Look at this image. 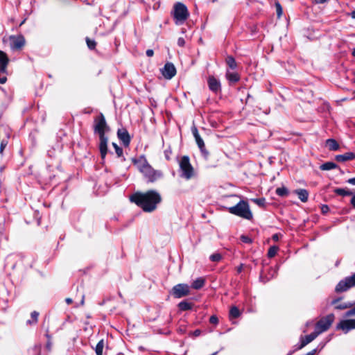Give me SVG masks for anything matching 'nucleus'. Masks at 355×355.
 I'll use <instances>...</instances> for the list:
<instances>
[{
  "mask_svg": "<svg viewBox=\"0 0 355 355\" xmlns=\"http://www.w3.org/2000/svg\"><path fill=\"white\" fill-rule=\"evenodd\" d=\"M130 201L135 202L145 212H152L156 209L162 201L161 195L155 190L145 193L137 192L130 196Z\"/></svg>",
  "mask_w": 355,
  "mask_h": 355,
  "instance_id": "nucleus-1",
  "label": "nucleus"
},
{
  "mask_svg": "<svg viewBox=\"0 0 355 355\" xmlns=\"http://www.w3.org/2000/svg\"><path fill=\"white\" fill-rule=\"evenodd\" d=\"M132 162L137 166V168L143 174L148 182H155L163 176L161 171L154 169L149 164L144 155H141L138 158H133Z\"/></svg>",
  "mask_w": 355,
  "mask_h": 355,
  "instance_id": "nucleus-2",
  "label": "nucleus"
},
{
  "mask_svg": "<svg viewBox=\"0 0 355 355\" xmlns=\"http://www.w3.org/2000/svg\"><path fill=\"white\" fill-rule=\"evenodd\" d=\"M226 209L229 213L244 219L251 220L253 218L249 204L245 200H241L236 205Z\"/></svg>",
  "mask_w": 355,
  "mask_h": 355,
  "instance_id": "nucleus-3",
  "label": "nucleus"
},
{
  "mask_svg": "<svg viewBox=\"0 0 355 355\" xmlns=\"http://www.w3.org/2000/svg\"><path fill=\"white\" fill-rule=\"evenodd\" d=\"M171 15L173 17L175 24L178 26L183 24L189 17V12L187 6L181 3L177 2L174 4Z\"/></svg>",
  "mask_w": 355,
  "mask_h": 355,
  "instance_id": "nucleus-4",
  "label": "nucleus"
},
{
  "mask_svg": "<svg viewBox=\"0 0 355 355\" xmlns=\"http://www.w3.org/2000/svg\"><path fill=\"white\" fill-rule=\"evenodd\" d=\"M181 171L180 176L186 180H190L194 176V169L190 163L189 157L187 155L182 157L179 162Z\"/></svg>",
  "mask_w": 355,
  "mask_h": 355,
  "instance_id": "nucleus-5",
  "label": "nucleus"
},
{
  "mask_svg": "<svg viewBox=\"0 0 355 355\" xmlns=\"http://www.w3.org/2000/svg\"><path fill=\"white\" fill-rule=\"evenodd\" d=\"M334 318L335 317L333 313H330L324 317H322L315 324V331H317L319 334L327 331L334 322Z\"/></svg>",
  "mask_w": 355,
  "mask_h": 355,
  "instance_id": "nucleus-6",
  "label": "nucleus"
},
{
  "mask_svg": "<svg viewBox=\"0 0 355 355\" xmlns=\"http://www.w3.org/2000/svg\"><path fill=\"white\" fill-rule=\"evenodd\" d=\"M109 128L107 125L105 119L103 114L95 118L94 124V131L97 133L98 136H105V131L108 130Z\"/></svg>",
  "mask_w": 355,
  "mask_h": 355,
  "instance_id": "nucleus-7",
  "label": "nucleus"
},
{
  "mask_svg": "<svg viewBox=\"0 0 355 355\" xmlns=\"http://www.w3.org/2000/svg\"><path fill=\"white\" fill-rule=\"evenodd\" d=\"M355 286V273L351 276L345 277L342 279L336 285L335 291L336 293H341L347 291L352 287Z\"/></svg>",
  "mask_w": 355,
  "mask_h": 355,
  "instance_id": "nucleus-8",
  "label": "nucleus"
},
{
  "mask_svg": "<svg viewBox=\"0 0 355 355\" xmlns=\"http://www.w3.org/2000/svg\"><path fill=\"white\" fill-rule=\"evenodd\" d=\"M191 131H192V134L195 138L196 142L201 152L202 155L203 156V157L205 159H208L209 153L206 149L204 141L200 136L197 128L193 126L191 128Z\"/></svg>",
  "mask_w": 355,
  "mask_h": 355,
  "instance_id": "nucleus-9",
  "label": "nucleus"
},
{
  "mask_svg": "<svg viewBox=\"0 0 355 355\" xmlns=\"http://www.w3.org/2000/svg\"><path fill=\"white\" fill-rule=\"evenodd\" d=\"M189 286L185 284H179L175 285L172 290L173 295L175 298H181L189 294Z\"/></svg>",
  "mask_w": 355,
  "mask_h": 355,
  "instance_id": "nucleus-10",
  "label": "nucleus"
},
{
  "mask_svg": "<svg viewBox=\"0 0 355 355\" xmlns=\"http://www.w3.org/2000/svg\"><path fill=\"white\" fill-rule=\"evenodd\" d=\"M9 39L10 42V48L12 50L21 49L26 43L25 38L22 35H11Z\"/></svg>",
  "mask_w": 355,
  "mask_h": 355,
  "instance_id": "nucleus-11",
  "label": "nucleus"
},
{
  "mask_svg": "<svg viewBox=\"0 0 355 355\" xmlns=\"http://www.w3.org/2000/svg\"><path fill=\"white\" fill-rule=\"evenodd\" d=\"M207 85L210 91L217 94L221 92V83L220 80L214 76H209L207 78Z\"/></svg>",
  "mask_w": 355,
  "mask_h": 355,
  "instance_id": "nucleus-12",
  "label": "nucleus"
},
{
  "mask_svg": "<svg viewBox=\"0 0 355 355\" xmlns=\"http://www.w3.org/2000/svg\"><path fill=\"white\" fill-rule=\"evenodd\" d=\"M336 328L347 334L349 331L355 329V319L343 320L337 324Z\"/></svg>",
  "mask_w": 355,
  "mask_h": 355,
  "instance_id": "nucleus-13",
  "label": "nucleus"
},
{
  "mask_svg": "<svg viewBox=\"0 0 355 355\" xmlns=\"http://www.w3.org/2000/svg\"><path fill=\"white\" fill-rule=\"evenodd\" d=\"M162 74L166 79H171L176 74V69L174 64L171 62L166 63L162 69Z\"/></svg>",
  "mask_w": 355,
  "mask_h": 355,
  "instance_id": "nucleus-14",
  "label": "nucleus"
},
{
  "mask_svg": "<svg viewBox=\"0 0 355 355\" xmlns=\"http://www.w3.org/2000/svg\"><path fill=\"white\" fill-rule=\"evenodd\" d=\"M99 140H100V142H99V145H98V148L100 150L101 159H104L107 153L108 139L105 135V136H99Z\"/></svg>",
  "mask_w": 355,
  "mask_h": 355,
  "instance_id": "nucleus-15",
  "label": "nucleus"
},
{
  "mask_svg": "<svg viewBox=\"0 0 355 355\" xmlns=\"http://www.w3.org/2000/svg\"><path fill=\"white\" fill-rule=\"evenodd\" d=\"M117 136L125 146H129L130 143V137L125 128L119 129L117 131Z\"/></svg>",
  "mask_w": 355,
  "mask_h": 355,
  "instance_id": "nucleus-16",
  "label": "nucleus"
},
{
  "mask_svg": "<svg viewBox=\"0 0 355 355\" xmlns=\"http://www.w3.org/2000/svg\"><path fill=\"white\" fill-rule=\"evenodd\" d=\"M9 62V58L7 54L0 50V72L7 73V66Z\"/></svg>",
  "mask_w": 355,
  "mask_h": 355,
  "instance_id": "nucleus-17",
  "label": "nucleus"
},
{
  "mask_svg": "<svg viewBox=\"0 0 355 355\" xmlns=\"http://www.w3.org/2000/svg\"><path fill=\"white\" fill-rule=\"evenodd\" d=\"M355 159V153L352 152H347L343 155H337L335 157V159L339 162H344L349 160H353Z\"/></svg>",
  "mask_w": 355,
  "mask_h": 355,
  "instance_id": "nucleus-18",
  "label": "nucleus"
},
{
  "mask_svg": "<svg viewBox=\"0 0 355 355\" xmlns=\"http://www.w3.org/2000/svg\"><path fill=\"white\" fill-rule=\"evenodd\" d=\"M319 334L314 331L311 334L306 335L304 339L302 340L301 345L299 347V349H302V347H305L307 344L312 342L318 336Z\"/></svg>",
  "mask_w": 355,
  "mask_h": 355,
  "instance_id": "nucleus-19",
  "label": "nucleus"
},
{
  "mask_svg": "<svg viewBox=\"0 0 355 355\" xmlns=\"http://www.w3.org/2000/svg\"><path fill=\"white\" fill-rule=\"evenodd\" d=\"M225 77L230 83H235L240 80V76L237 72H230L227 70Z\"/></svg>",
  "mask_w": 355,
  "mask_h": 355,
  "instance_id": "nucleus-20",
  "label": "nucleus"
},
{
  "mask_svg": "<svg viewBox=\"0 0 355 355\" xmlns=\"http://www.w3.org/2000/svg\"><path fill=\"white\" fill-rule=\"evenodd\" d=\"M205 284V279L204 277H198L191 283V288L196 290L202 288Z\"/></svg>",
  "mask_w": 355,
  "mask_h": 355,
  "instance_id": "nucleus-21",
  "label": "nucleus"
},
{
  "mask_svg": "<svg viewBox=\"0 0 355 355\" xmlns=\"http://www.w3.org/2000/svg\"><path fill=\"white\" fill-rule=\"evenodd\" d=\"M295 193L297 195L298 198L303 202H306L308 200L309 192L307 190L304 189H300L295 191Z\"/></svg>",
  "mask_w": 355,
  "mask_h": 355,
  "instance_id": "nucleus-22",
  "label": "nucleus"
},
{
  "mask_svg": "<svg viewBox=\"0 0 355 355\" xmlns=\"http://www.w3.org/2000/svg\"><path fill=\"white\" fill-rule=\"evenodd\" d=\"M276 273H277V272L272 268H270V271H269L270 276L269 277H268L267 275H265L263 271H262L261 272L260 277H259L260 280L263 283H266V282H268L272 277H273L276 275Z\"/></svg>",
  "mask_w": 355,
  "mask_h": 355,
  "instance_id": "nucleus-23",
  "label": "nucleus"
},
{
  "mask_svg": "<svg viewBox=\"0 0 355 355\" xmlns=\"http://www.w3.org/2000/svg\"><path fill=\"white\" fill-rule=\"evenodd\" d=\"M326 145L330 150H337L339 148V144L334 139H328Z\"/></svg>",
  "mask_w": 355,
  "mask_h": 355,
  "instance_id": "nucleus-24",
  "label": "nucleus"
},
{
  "mask_svg": "<svg viewBox=\"0 0 355 355\" xmlns=\"http://www.w3.org/2000/svg\"><path fill=\"white\" fill-rule=\"evenodd\" d=\"M334 193L341 196H352L353 193L347 189L344 188H336L334 190Z\"/></svg>",
  "mask_w": 355,
  "mask_h": 355,
  "instance_id": "nucleus-25",
  "label": "nucleus"
},
{
  "mask_svg": "<svg viewBox=\"0 0 355 355\" xmlns=\"http://www.w3.org/2000/svg\"><path fill=\"white\" fill-rule=\"evenodd\" d=\"M340 299H335L333 300L331 302V304L336 305L335 309H339V310H343L348 308H350L352 306V304L350 303H344L336 305L337 302L339 301Z\"/></svg>",
  "mask_w": 355,
  "mask_h": 355,
  "instance_id": "nucleus-26",
  "label": "nucleus"
},
{
  "mask_svg": "<svg viewBox=\"0 0 355 355\" xmlns=\"http://www.w3.org/2000/svg\"><path fill=\"white\" fill-rule=\"evenodd\" d=\"M338 167V165L332 162H327L324 164H322L320 168L322 171H329L331 169L336 168Z\"/></svg>",
  "mask_w": 355,
  "mask_h": 355,
  "instance_id": "nucleus-27",
  "label": "nucleus"
},
{
  "mask_svg": "<svg viewBox=\"0 0 355 355\" xmlns=\"http://www.w3.org/2000/svg\"><path fill=\"white\" fill-rule=\"evenodd\" d=\"M193 307V304L188 302L187 301H182L178 304V308L181 311L191 310Z\"/></svg>",
  "mask_w": 355,
  "mask_h": 355,
  "instance_id": "nucleus-28",
  "label": "nucleus"
},
{
  "mask_svg": "<svg viewBox=\"0 0 355 355\" xmlns=\"http://www.w3.org/2000/svg\"><path fill=\"white\" fill-rule=\"evenodd\" d=\"M226 64L231 69H235L237 67L236 62L232 55L227 56L225 60Z\"/></svg>",
  "mask_w": 355,
  "mask_h": 355,
  "instance_id": "nucleus-29",
  "label": "nucleus"
},
{
  "mask_svg": "<svg viewBox=\"0 0 355 355\" xmlns=\"http://www.w3.org/2000/svg\"><path fill=\"white\" fill-rule=\"evenodd\" d=\"M241 315L239 309L234 306L230 310L229 317L230 319L238 318Z\"/></svg>",
  "mask_w": 355,
  "mask_h": 355,
  "instance_id": "nucleus-30",
  "label": "nucleus"
},
{
  "mask_svg": "<svg viewBox=\"0 0 355 355\" xmlns=\"http://www.w3.org/2000/svg\"><path fill=\"white\" fill-rule=\"evenodd\" d=\"M275 193L277 196L281 197L287 196L289 193L288 189L285 187L277 188Z\"/></svg>",
  "mask_w": 355,
  "mask_h": 355,
  "instance_id": "nucleus-31",
  "label": "nucleus"
},
{
  "mask_svg": "<svg viewBox=\"0 0 355 355\" xmlns=\"http://www.w3.org/2000/svg\"><path fill=\"white\" fill-rule=\"evenodd\" d=\"M38 316H39V313L37 311H33L31 313L32 320H27L26 324L28 325H32V324H36L38 320Z\"/></svg>",
  "mask_w": 355,
  "mask_h": 355,
  "instance_id": "nucleus-32",
  "label": "nucleus"
},
{
  "mask_svg": "<svg viewBox=\"0 0 355 355\" xmlns=\"http://www.w3.org/2000/svg\"><path fill=\"white\" fill-rule=\"evenodd\" d=\"M104 347V340H101L96 345L95 348V352L96 355H103V349Z\"/></svg>",
  "mask_w": 355,
  "mask_h": 355,
  "instance_id": "nucleus-33",
  "label": "nucleus"
},
{
  "mask_svg": "<svg viewBox=\"0 0 355 355\" xmlns=\"http://www.w3.org/2000/svg\"><path fill=\"white\" fill-rule=\"evenodd\" d=\"M279 250V248L277 246H271L269 250H268V257L269 258H272L273 257H275L277 254V252H278Z\"/></svg>",
  "mask_w": 355,
  "mask_h": 355,
  "instance_id": "nucleus-34",
  "label": "nucleus"
},
{
  "mask_svg": "<svg viewBox=\"0 0 355 355\" xmlns=\"http://www.w3.org/2000/svg\"><path fill=\"white\" fill-rule=\"evenodd\" d=\"M86 42L89 49L92 50L96 48V42L94 40H90L89 37H86Z\"/></svg>",
  "mask_w": 355,
  "mask_h": 355,
  "instance_id": "nucleus-35",
  "label": "nucleus"
},
{
  "mask_svg": "<svg viewBox=\"0 0 355 355\" xmlns=\"http://www.w3.org/2000/svg\"><path fill=\"white\" fill-rule=\"evenodd\" d=\"M210 260L214 262H218L221 260L222 255L220 253H214L209 257Z\"/></svg>",
  "mask_w": 355,
  "mask_h": 355,
  "instance_id": "nucleus-36",
  "label": "nucleus"
},
{
  "mask_svg": "<svg viewBox=\"0 0 355 355\" xmlns=\"http://www.w3.org/2000/svg\"><path fill=\"white\" fill-rule=\"evenodd\" d=\"M112 146L115 149V152L119 157H121L123 155V149L122 148L119 147L116 144L112 143Z\"/></svg>",
  "mask_w": 355,
  "mask_h": 355,
  "instance_id": "nucleus-37",
  "label": "nucleus"
},
{
  "mask_svg": "<svg viewBox=\"0 0 355 355\" xmlns=\"http://www.w3.org/2000/svg\"><path fill=\"white\" fill-rule=\"evenodd\" d=\"M252 201L260 207H263L265 205V202H266V200L263 198H254V199H252Z\"/></svg>",
  "mask_w": 355,
  "mask_h": 355,
  "instance_id": "nucleus-38",
  "label": "nucleus"
},
{
  "mask_svg": "<svg viewBox=\"0 0 355 355\" xmlns=\"http://www.w3.org/2000/svg\"><path fill=\"white\" fill-rule=\"evenodd\" d=\"M275 7H276L277 17L279 18L282 15V13H283L282 7L279 2L275 3Z\"/></svg>",
  "mask_w": 355,
  "mask_h": 355,
  "instance_id": "nucleus-39",
  "label": "nucleus"
},
{
  "mask_svg": "<svg viewBox=\"0 0 355 355\" xmlns=\"http://www.w3.org/2000/svg\"><path fill=\"white\" fill-rule=\"evenodd\" d=\"M351 316H355V305L352 308H351L349 310L346 311L344 315L345 318H349Z\"/></svg>",
  "mask_w": 355,
  "mask_h": 355,
  "instance_id": "nucleus-40",
  "label": "nucleus"
},
{
  "mask_svg": "<svg viewBox=\"0 0 355 355\" xmlns=\"http://www.w3.org/2000/svg\"><path fill=\"white\" fill-rule=\"evenodd\" d=\"M241 241L245 243H252V239H250L249 236H245V235H241Z\"/></svg>",
  "mask_w": 355,
  "mask_h": 355,
  "instance_id": "nucleus-41",
  "label": "nucleus"
},
{
  "mask_svg": "<svg viewBox=\"0 0 355 355\" xmlns=\"http://www.w3.org/2000/svg\"><path fill=\"white\" fill-rule=\"evenodd\" d=\"M209 322L213 324H217L218 323V318L216 315H213L209 318Z\"/></svg>",
  "mask_w": 355,
  "mask_h": 355,
  "instance_id": "nucleus-42",
  "label": "nucleus"
},
{
  "mask_svg": "<svg viewBox=\"0 0 355 355\" xmlns=\"http://www.w3.org/2000/svg\"><path fill=\"white\" fill-rule=\"evenodd\" d=\"M185 44V40L183 37H179L178 40V45L180 46H184Z\"/></svg>",
  "mask_w": 355,
  "mask_h": 355,
  "instance_id": "nucleus-43",
  "label": "nucleus"
},
{
  "mask_svg": "<svg viewBox=\"0 0 355 355\" xmlns=\"http://www.w3.org/2000/svg\"><path fill=\"white\" fill-rule=\"evenodd\" d=\"M7 145V143L5 142L4 141H2L1 142V145H0V153H2L3 149L5 148V147Z\"/></svg>",
  "mask_w": 355,
  "mask_h": 355,
  "instance_id": "nucleus-44",
  "label": "nucleus"
},
{
  "mask_svg": "<svg viewBox=\"0 0 355 355\" xmlns=\"http://www.w3.org/2000/svg\"><path fill=\"white\" fill-rule=\"evenodd\" d=\"M321 209H322V213H327L329 210V208L327 205H322Z\"/></svg>",
  "mask_w": 355,
  "mask_h": 355,
  "instance_id": "nucleus-45",
  "label": "nucleus"
},
{
  "mask_svg": "<svg viewBox=\"0 0 355 355\" xmlns=\"http://www.w3.org/2000/svg\"><path fill=\"white\" fill-rule=\"evenodd\" d=\"M146 54L148 57H152L154 54V51L152 49H148L146 52Z\"/></svg>",
  "mask_w": 355,
  "mask_h": 355,
  "instance_id": "nucleus-46",
  "label": "nucleus"
},
{
  "mask_svg": "<svg viewBox=\"0 0 355 355\" xmlns=\"http://www.w3.org/2000/svg\"><path fill=\"white\" fill-rule=\"evenodd\" d=\"M347 182L350 184L355 185V178L348 179Z\"/></svg>",
  "mask_w": 355,
  "mask_h": 355,
  "instance_id": "nucleus-47",
  "label": "nucleus"
},
{
  "mask_svg": "<svg viewBox=\"0 0 355 355\" xmlns=\"http://www.w3.org/2000/svg\"><path fill=\"white\" fill-rule=\"evenodd\" d=\"M350 203L352 206L355 209V194L351 198Z\"/></svg>",
  "mask_w": 355,
  "mask_h": 355,
  "instance_id": "nucleus-48",
  "label": "nucleus"
},
{
  "mask_svg": "<svg viewBox=\"0 0 355 355\" xmlns=\"http://www.w3.org/2000/svg\"><path fill=\"white\" fill-rule=\"evenodd\" d=\"M192 334L194 336H198L200 335L201 331L200 329H196Z\"/></svg>",
  "mask_w": 355,
  "mask_h": 355,
  "instance_id": "nucleus-49",
  "label": "nucleus"
},
{
  "mask_svg": "<svg viewBox=\"0 0 355 355\" xmlns=\"http://www.w3.org/2000/svg\"><path fill=\"white\" fill-rule=\"evenodd\" d=\"M7 81V78L6 76L0 77V83L4 84Z\"/></svg>",
  "mask_w": 355,
  "mask_h": 355,
  "instance_id": "nucleus-50",
  "label": "nucleus"
},
{
  "mask_svg": "<svg viewBox=\"0 0 355 355\" xmlns=\"http://www.w3.org/2000/svg\"><path fill=\"white\" fill-rule=\"evenodd\" d=\"M315 3L321 4L327 2L329 0H314Z\"/></svg>",
  "mask_w": 355,
  "mask_h": 355,
  "instance_id": "nucleus-51",
  "label": "nucleus"
},
{
  "mask_svg": "<svg viewBox=\"0 0 355 355\" xmlns=\"http://www.w3.org/2000/svg\"><path fill=\"white\" fill-rule=\"evenodd\" d=\"M316 351H317V349H313L312 351H311V352H309L306 353V354H304V355H314V354H315Z\"/></svg>",
  "mask_w": 355,
  "mask_h": 355,
  "instance_id": "nucleus-52",
  "label": "nucleus"
},
{
  "mask_svg": "<svg viewBox=\"0 0 355 355\" xmlns=\"http://www.w3.org/2000/svg\"><path fill=\"white\" fill-rule=\"evenodd\" d=\"M65 302L67 304H71L72 303L73 300L71 298L68 297V298L65 299Z\"/></svg>",
  "mask_w": 355,
  "mask_h": 355,
  "instance_id": "nucleus-53",
  "label": "nucleus"
},
{
  "mask_svg": "<svg viewBox=\"0 0 355 355\" xmlns=\"http://www.w3.org/2000/svg\"><path fill=\"white\" fill-rule=\"evenodd\" d=\"M278 239H279V237H278V235H277V234H274V235L272 236V239H273V240H275V241H277V240H278Z\"/></svg>",
  "mask_w": 355,
  "mask_h": 355,
  "instance_id": "nucleus-54",
  "label": "nucleus"
},
{
  "mask_svg": "<svg viewBox=\"0 0 355 355\" xmlns=\"http://www.w3.org/2000/svg\"><path fill=\"white\" fill-rule=\"evenodd\" d=\"M242 269H243V265L241 264L239 267H238L237 272H241L242 271Z\"/></svg>",
  "mask_w": 355,
  "mask_h": 355,
  "instance_id": "nucleus-55",
  "label": "nucleus"
},
{
  "mask_svg": "<svg viewBox=\"0 0 355 355\" xmlns=\"http://www.w3.org/2000/svg\"><path fill=\"white\" fill-rule=\"evenodd\" d=\"M84 303H85V296H84V295H83V296H82L81 301H80V304H81V305H83V304H84Z\"/></svg>",
  "mask_w": 355,
  "mask_h": 355,
  "instance_id": "nucleus-56",
  "label": "nucleus"
},
{
  "mask_svg": "<svg viewBox=\"0 0 355 355\" xmlns=\"http://www.w3.org/2000/svg\"><path fill=\"white\" fill-rule=\"evenodd\" d=\"M351 17L355 19V10L351 12Z\"/></svg>",
  "mask_w": 355,
  "mask_h": 355,
  "instance_id": "nucleus-57",
  "label": "nucleus"
},
{
  "mask_svg": "<svg viewBox=\"0 0 355 355\" xmlns=\"http://www.w3.org/2000/svg\"><path fill=\"white\" fill-rule=\"evenodd\" d=\"M51 345V343L50 340H48L47 344H46L47 347L50 348Z\"/></svg>",
  "mask_w": 355,
  "mask_h": 355,
  "instance_id": "nucleus-58",
  "label": "nucleus"
},
{
  "mask_svg": "<svg viewBox=\"0 0 355 355\" xmlns=\"http://www.w3.org/2000/svg\"><path fill=\"white\" fill-rule=\"evenodd\" d=\"M46 338H48V340H50V339H51V336H50L48 333H46Z\"/></svg>",
  "mask_w": 355,
  "mask_h": 355,
  "instance_id": "nucleus-59",
  "label": "nucleus"
},
{
  "mask_svg": "<svg viewBox=\"0 0 355 355\" xmlns=\"http://www.w3.org/2000/svg\"><path fill=\"white\" fill-rule=\"evenodd\" d=\"M352 54L354 57H355V48L353 49Z\"/></svg>",
  "mask_w": 355,
  "mask_h": 355,
  "instance_id": "nucleus-60",
  "label": "nucleus"
},
{
  "mask_svg": "<svg viewBox=\"0 0 355 355\" xmlns=\"http://www.w3.org/2000/svg\"><path fill=\"white\" fill-rule=\"evenodd\" d=\"M217 354H218V352H216L213 353V354H211V355H216Z\"/></svg>",
  "mask_w": 355,
  "mask_h": 355,
  "instance_id": "nucleus-61",
  "label": "nucleus"
},
{
  "mask_svg": "<svg viewBox=\"0 0 355 355\" xmlns=\"http://www.w3.org/2000/svg\"><path fill=\"white\" fill-rule=\"evenodd\" d=\"M293 354V352H290L287 355H291Z\"/></svg>",
  "mask_w": 355,
  "mask_h": 355,
  "instance_id": "nucleus-62",
  "label": "nucleus"
},
{
  "mask_svg": "<svg viewBox=\"0 0 355 355\" xmlns=\"http://www.w3.org/2000/svg\"><path fill=\"white\" fill-rule=\"evenodd\" d=\"M354 96H355V91L354 92Z\"/></svg>",
  "mask_w": 355,
  "mask_h": 355,
  "instance_id": "nucleus-63",
  "label": "nucleus"
}]
</instances>
